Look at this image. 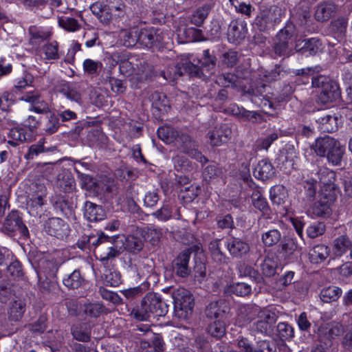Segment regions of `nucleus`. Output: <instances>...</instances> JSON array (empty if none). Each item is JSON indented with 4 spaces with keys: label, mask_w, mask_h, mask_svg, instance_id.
<instances>
[{
    "label": "nucleus",
    "mask_w": 352,
    "mask_h": 352,
    "mask_svg": "<svg viewBox=\"0 0 352 352\" xmlns=\"http://www.w3.org/2000/svg\"><path fill=\"white\" fill-rule=\"evenodd\" d=\"M114 237H109L102 233L96 238L94 236H89L83 238L78 241L77 245L81 250L86 249L87 245H92L96 247L95 254L98 259L104 265L107 263L108 260L113 258L120 254L121 248L113 244Z\"/></svg>",
    "instance_id": "nucleus-1"
},
{
    "label": "nucleus",
    "mask_w": 352,
    "mask_h": 352,
    "mask_svg": "<svg viewBox=\"0 0 352 352\" xmlns=\"http://www.w3.org/2000/svg\"><path fill=\"white\" fill-rule=\"evenodd\" d=\"M199 65H195L190 61L186 60L178 63L175 66L168 68L166 72L162 73L164 78L167 80L174 81L182 76L184 72L197 75L201 68H206L210 70L215 66L216 58L210 54L208 50L204 51V56L201 60H198Z\"/></svg>",
    "instance_id": "nucleus-2"
},
{
    "label": "nucleus",
    "mask_w": 352,
    "mask_h": 352,
    "mask_svg": "<svg viewBox=\"0 0 352 352\" xmlns=\"http://www.w3.org/2000/svg\"><path fill=\"white\" fill-rule=\"evenodd\" d=\"M311 147L317 155L326 157L333 166L340 164L345 151L338 140L329 135L318 138Z\"/></svg>",
    "instance_id": "nucleus-3"
},
{
    "label": "nucleus",
    "mask_w": 352,
    "mask_h": 352,
    "mask_svg": "<svg viewBox=\"0 0 352 352\" xmlns=\"http://www.w3.org/2000/svg\"><path fill=\"white\" fill-rule=\"evenodd\" d=\"M336 199V193L325 190L319 192L317 201L310 208V212L317 217H329L332 212V206Z\"/></svg>",
    "instance_id": "nucleus-4"
},
{
    "label": "nucleus",
    "mask_w": 352,
    "mask_h": 352,
    "mask_svg": "<svg viewBox=\"0 0 352 352\" xmlns=\"http://www.w3.org/2000/svg\"><path fill=\"white\" fill-rule=\"evenodd\" d=\"M283 14L282 9L278 6H271L263 10L256 17V24L261 30L274 27L280 21Z\"/></svg>",
    "instance_id": "nucleus-5"
},
{
    "label": "nucleus",
    "mask_w": 352,
    "mask_h": 352,
    "mask_svg": "<svg viewBox=\"0 0 352 352\" xmlns=\"http://www.w3.org/2000/svg\"><path fill=\"white\" fill-rule=\"evenodd\" d=\"M3 229L8 234H20L24 237L29 235L28 229L17 211H12L8 214L4 221Z\"/></svg>",
    "instance_id": "nucleus-6"
},
{
    "label": "nucleus",
    "mask_w": 352,
    "mask_h": 352,
    "mask_svg": "<svg viewBox=\"0 0 352 352\" xmlns=\"http://www.w3.org/2000/svg\"><path fill=\"white\" fill-rule=\"evenodd\" d=\"M257 320L253 323V329L263 335L270 336L273 333L274 326L277 321L276 313L270 310H263Z\"/></svg>",
    "instance_id": "nucleus-7"
},
{
    "label": "nucleus",
    "mask_w": 352,
    "mask_h": 352,
    "mask_svg": "<svg viewBox=\"0 0 352 352\" xmlns=\"http://www.w3.org/2000/svg\"><path fill=\"white\" fill-rule=\"evenodd\" d=\"M164 34L154 27L138 29V43L146 47L164 43Z\"/></svg>",
    "instance_id": "nucleus-8"
},
{
    "label": "nucleus",
    "mask_w": 352,
    "mask_h": 352,
    "mask_svg": "<svg viewBox=\"0 0 352 352\" xmlns=\"http://www.w3.org/2000/svg\"><path fill=\"white\" fill-rule=\"evenodd\" d=\"M172 296L175 309L184 311L185 316L192 312L195 305L194 298L188 290L179 287L173 292Z\"/></svg>",
    "instance_id": "nucleus-9"
},
{
    "label": "nucleus",
    "mask_w": 352,
    "mask_h": 352,
    "mask_svg": "<svg viewBox=\"0 0 352 352\" xmlns=\"http://www.w3.org/2000/svg\"><path fill=\"white\" fill-rule=\"evenodd\" d=\"M144 304L146 305V307L148 308L150 314L155 317L165 316L168 312V306L155 293L147 294L144 297Z\"/></svg>",
    "instance_id": "nucleus-10"
},
{
    "label": "nucleus",
    "mask_w": 352,
    "mask_h": 352,
    "mask_svg": "<svg viewBox=\"0 0 352 352\" xmlns=\"http://www.w3.org/2000/svg\"><path fill=\"white\" fill-rule=\"evenodd\" d=\"M45 230L48 234L62 240L69 233L68 224L57 217L49 219L45 224Z\"/></svg>",
    "instance_id": "nucleus-11"
},
{
    "label": "nucleus",
    "mask_w": 352,
    "mask_h": 352,
    "mask_svg": "<svg viewBox=\"0 0 352 352\" xmlns=\"http://www.w3.org/2000/svg\"><path fill=\"white\" fill-rule=\"evenodd\" d=\"M21 100L30 102L32 105L30 110L39 114H45L50 111L48 103L36 91H30L21 97Z\"/></svg>",
    "instance_id": "nucleus-12"
},
{
    "label": "nucleus",
    "mask_w": 352,
    "mask_h": 352,
    "mask_svg": "<svg viewBox=\"0 0 352 352\" xmlns=\"http://www.w3.org/2000/svg\"><path fill=\"white\" fill-rule=\"evenodd\" d=\"M232 131L228 124L216 126L208 133L209 142L212 146H219L226 143L231 138Z\"/></svg>",
    "instance_id": "nucleus-13"
},
{
    "label": "nucleus",
    "mask_w": 352,
    "mask_h": 352,
    "mask_svg": "<svg viewBox=\"0 0 352 352\" xmlns=\"http://www.w3.org/2000/svg\"><path fill=\"white\" fill-rule=\"evenodd\" d=\"M339 117L336 113L322 112L316 116L318 129L324 133H333L338 130Z\"/></svg>",
    "instance_id": "nucleus-14"
},
{
    "label": "nucleus",
    "mask_w": 352,
    "mask_h": 352,
    "mask_svg": "<svg viewBox=\"0 0 352 352\" xmlns=\"http://www.w3.org/2000/svg\"><path fill=\"white\" fill-rule=\"evenodd\" d=\"M226 246L232 257L242 258L250 251V245L245 241L237 237H230L227 239Z\"/></svg>",
    "instance_id": "nucleus-15"
},
{
    "label": "nucleus",
    "mask_w": 352,
    "mask_h": 352,
    "mask_svg": "<svg viewBox=\"0 0 352 352\" xmlns=\"http://www.w3.org/2000/svg\"><path fill=\"white\" fill-rule=\"evenodd\" d=\"M190 258V252L189 250H184L174 259L173 270L177 276L186 278L190 274V269L188 267Z\"/></svg>",
    "instance_id": "nucleus-16"
},
{
    "label": "nucleus",
    "mask_w": 352,
    "mask_h": 352,
    "mask_svg": "<svg viewBox=\"0 0 352 352\" xmlns=\"http://www.w3.org/2000/svg\"><path fill=\"white\" fill-rule=\"evenodd\" d=\"M318 175L322 185L319 192H325V190H328L336 193L335 172L327 168H322L319 170Z\"/></svg>",
    "instance_id": "nucleus-17"
},
{
    "label": "nucleus",
    "mask_w": 352,
    "mask_h": 352,
    "mask_svg": "<svg viewBox=\"0 0 352 352\" xmlns=\"http://www.w3.org/2000/svg\"><path fill=\"white\" fill-rule=\"evenodd\" d=\"M296 158L297 155L294 146L286 145L278 158L279 164H282L280 168H284L285 172H289L290 169L293 168Z\"/></svg>",
    "instance_id": "nucleus-18"
},
{
    "label": "nucleus",
    "mask_w": 352,
    "mask_h": 352,
    "mask_svg": "<svg viewBox=\"0 0 352 352\" xmlns=\"http://www.w3.org/2000/svg\"><path fill=\"white\" fill-rule=\"evenodd\" d=\"M340 96L338 86L333 82L329 85H324L320 90L317 98L318 103L325 104L335 101Z\"/></svg>",
    "instance_id": "nucleus-19"
},
{
    "label": "nucleus",
    "mask_w": 352,
    "mask_h": 352,
    "mask_svg": "<svg viewBox=\"0 0 352 352\" xmlns=\"http://www.w3.org/2000/svg\"><path fill=\"white\" fill-rule=\"evenodd\" d=\"M8 138V143L16 146L20 143L32 141L33 135L31 133H27L24 128L16 126L10 130Z\"/></svg>",
    "instance_id": "nucleus-20"
},
{
    "label": "nucleus",
    "mask_w": 352,
    "mask_h": 352,
    "mask_svg": "<svg viewBox=\"0 0 352 352\" xmlns=\"http://www.w3.org/2000/svg\"><path fill=\"white\" fill-rule=\"evenodd\" d=\"M85 218L90 222H96L104 219L106 214L104 209L91 201H86L84 206Z\"/></svg>",
    "instance_id": "nucleus-21"
},
{
    "label": "nucleus",
    "mask_w": 352,
    "mask_h": 352,
    "mask_svg": "<svg viewBox=\"0 0 352 352\" xmlns=\"http://www.w3.org/2000/svg\"><path fill=\"white\" fill-rule=\"evenodd\" d=\"M73 338L82 342H88L91 340V326L88 322L74 324L71 327Z\"/></svg>",
    "instance_id": "nucleus-22"
},
{
    "label": "nucleus",
    "mask_w": 352,
    "mask_h": 352,
    "mask_svg": "<svg viewBox=\"0 0 352 352\" xmlns=\"http://www.w3.org/2000/svg\"><path fill=\"white\" fill-rule=\"evenodd\" d=\"M336 5L331 2H321L315 8L314 18L318 22L327 21L336 12Z\"/></svg>",
    "instance_id": "nucleus-23"
},
{
    "label": "nucleus",
    "mask_w": 352,
    "mask_h": 352,
    "mask_svg": "<svg viewBox=\"0 0 352 352\" xmlns=\"http://www.w3.org/2000/svg\"><path fill=\"white\" fill-rule=\"evenodd\" d=\"M45 139L41 138L36 144H32L24 155V158L27 161H32L35 159L39 154L43 153L53 152L57 149L56 146H45Z\"/></svg>",
    "instance_id": "nucleus-24"
},
{
    "label": "nucleus",
    "mask_w": 352,
    "mask_h": 352,
    "mask_svg": "<svg viewBox=\"0 0 352 352\" xmlns=\"http://www.w3.org/2000/svg\"><path fill=\"white\" fill-rule=\"evenodd\" d=\"M225 314V302L222 300L211 302L205 309L206 316L210 320H223Z\"/></svg>",
    "instance_id": "nucleus-25"
},
{
    "label": "nucleus",
    "mask_w": 352,
    "mask_h": 352,
    "mask_svg": "<svg viewBox=\"0 0 352 352\" xmlns=\"http://www.w3.org/2000/svg\"><path fill=\"white\" fill-rule=\"evenodd\" d=\"M274 175V168L267 160H262L258 162L254 170V175L261 180L270 179Z\"/></svg>",
    "instance_id": "nucleus-26"
},
{
    "label": "nucleus",
    "mask_w": 352,
    "mask_h": 352,
    "mask_svg": "<svg viewBox=\"0 0 352 352\" xmlns=\"http://www.w3.org/2000/svg\"><path fill=\"white\" fill-rule=\"evenodd\" d=\"M173 143L183 153L188 154L192 149L197 148V143L186 133H177Z\"/></svg>",
    "instance_id": "nucleus-27"
},
{
    "label": "nucleus",
    "mask_w": 352,
    "mask_h": 352,
    "mask_svg": "<svg viewBox=\"0 0 352 352\" xmlns=\"http://www.w3.org/2000/svg\"><path fill=\"white\" fill-rule=\"evenodd\" d=\"M25 311V302L23 299L13 300L8 309V319L10 321H19Z\"/></svg>",
    "instance_id": "nucleus-28"
},
{
    "label": "nucleus",
    "mask_w": 352,
    "mask_h": 352,
    "mask_svg": "<svg viewBox=\"0 0 352 352\" xmlns=\"http://www.w3.org/2000/svg\"><path fill=\"white\" fill-rule=\"evenodd\" d=\"M261 310L260 307L256 305L246 304L239 306L238 309V315L243 318L245 322H250L258 316Z\"/></svg>",
    "instance_id": "nucleus-29"
},
{
    "label": "nucleus",
    "mask_w": 352,
    "mask_h": 352,
    "mask_svg": "<svg viewBox=\"0 0 352 352\" xmlns=\"http://www.w3.org/2000/svg\"><path fill=\"white\" fill-rule=\"evenodd\" d=\"M245 36V32L243 24L236 21H231L228 29V37L230 42L238 43Z\"/></svg>",
    "instance_id": "nucleus-30"
},
{
    "label": "nucleus",
    "mask_w": 352,
    "mask_h": 352,
    "mask_svg": "<svg viewBox=\"0 0 352 352\" xmlns=\"http://www.w3.org/2000/svg\"><path fill=\"white\" fill-rule=\"evenodd\" d=\"M120 43L126 47H131L138 43V29L122 30L120 32Z\"/></svg>",
    "instance_id": "nucleus-31"
},
{
    "label": "nucleus",
    "mask_w": 352,
    "mask_h": 352,
    "mask_svg": "<svg viewBox=\"0 0 352 352\" xmlns=\"http://www.w3.org/2000/svg\"><path fill=\"white\" fill-rule=\"evenodd\" d=\"M56 186L60 190L69 192L75 188V179L70 173L64 172L58 174Z\"/></svg>",
    "instance_id": "nucleus-32"
},
{
    "label": "nucleus",
    "mask_w": 352,
    "mask_h": 352,
    "mask_svg": "<svg viewBox=\"0 0 352 352\" xmlns=\"http://www.w3.org/2000/svg\"><path fill=\"white\" fill-rule=\"evenodd\" d=\"M342 294V291L339 287L331 285L320 291V298L324 302L329 303L338 300Z\"/></svg>",
    "instance_id": "nucleus-33"
},
{
    "label": "nucleus",
    "mask_w": 352,
    "mask_h": 352,
    "mask_svg": "<svg viewBox=\"0 0 352 352\" xmlns=\"http://www.w3.org/2000/svg\"><path fill=\"white\" fill-rule=\"evenodd\" d=\"M351 247L352 243L346 235H341L333 241V252L336 256H342Z\"/></svg>",
    "instance_id": "nucleus-34"
},
{
    "label": "nucleus",
    "mask_w": 352,
    "mask_h": 352,
    "mask_svg": "<svg viewBox=\"0 0 352 352\" xmlns=\"http://www.w3.org/2000/svg\"><path fill=\"white\" fill-rule=\"evenodd\" d=\"M347 19L345 17H338L331 21L329 25V31L336 37H342L346 30Z\"/></svg>",
    "instance_id": "nucleus-35"
},
{
    "label": "nucleus",
    "mask_w": 352,
    "mask_h": 352,
    "mask_svg": "<svg viewBox=\"0 0 352 352\" xmlns=\"http://www.w3.org/2000/svg\"><path fill=\"white\" fill-rule=\"evenodd\" d=\"M237 271L239 276L250 277L256 283H261L263 280L257 270L245 263H240L238 265Z\"/></svg>",
    "instance_id": "nucleus-36"
},
{
    "label": "nucleus",
    "mask_w": 352,
    "mask_h": 352,
    "mask_svg": "<svg viewBox=\"0 0 352 352\" xmlns=\"http://www.w3.org/2000/svg\"><path fill=\"white\" fill-rule=\"evenodd\" d=\"M329 254L327 245L319 244L315 245L309 252V258L312 263H318L324 261Z\"/></svg>",
    "instance_id": "nucleus-37"
},
{
    "label": "nucleus",
    "mask_w": 352,
    "mask_h": 352,
    "mask_svg": "<svg viewBox=\"0 0 352 352\" xmlns=\"http://www.w3.org/2000/svg\"><path fill=\"white\" fill-rule=\"evenodd\" d=\"M221 240L214 239L210 242L208 248L212 259L219 263H227L228 258L223 253L220 248Z\"/></svg>",
    "instance_id": "nucleus-38"
},
{
    "label": "nucleus",
    "mask_w": 352,
    "mask_h": 352,
    "mask_svg": "<svg viewBox=\"0 0 352 352\" xmlns=\"http://www.w3.org/2000/svg\"><path fill=\"white\" fill-rule=\"evenodd\" d=\"M281 233L278 229H271L263 232L261 234V241L265 246L272 247L280 242Z\"/></svg>",
    "instance_id": "nucleus-39"
},
{
    "label": "nucleus",
    "mask_w": 352,
    "mask_h": 352,
    "mask_svg": "<svg viewBox=\"0 0 352 352\" xmlns=\"http://www.w3.org/2000/svg\"><path fill=\"white\" fill-rule=\"evenodd\" d=\"M84 281V278L78 270H74L63 278V284L69 289H77L80 287Z\"/></svg>",
    "instance_id": "nucleus-40"
},
{
    "label": "nucleus",
    "mask_w": 352,
    "mask_h": 352,
    "mask_svg": "<svg viewBox=\"0 0 352 352\" xmlns=\"http://www.w3.org/2000/svg\"><path fill=\"white\" fill-rule=\"evenodd\" d=\"M83 71L88 76H98L103 67L102 63L99 60L87 58L82 63Z\"/></svg>",
    "instance_id": "nucleus-41"
},
{
    "label": "nucleus",
    "mask_w": 352,
    "mask_h": 352,
    "mask_svg": "<svg viewBox=\"0 0 352 352\" xmlns=\"http://www.w3.org/2000/svg\"><path fill=\"white\" fill-rule=\"evenodd\" d=\"M210 8V6L208 4H205L197 8L190 17L191 23L197 26H201L207 18Z\"/></svg>",
    "instance_id": "nucleus-42"
},
{
    "label": "nucleus",
    "mask_w": 352,
    "mask_h": 352,
    "mask_svg": "<svg viewBox=\"0 0 352 352\" xmlns=\"http://www.w3.org/2000/svg\"><path fill=\"white\" fill-rule=\"evenodd\" d=\"M208 332L213 337L221 338L226 333V323L223 320H214L207 328Z\"/></svg>",
    "instance_id": "nucleus-43"
},
{
    "label": "nucleus",
    "mask_w": 352,
    "mask_h": 352,
    "mask_svg": "<svg viewBox=\"0 0 352 352\" xmlns=\"http://www.w3.org/2000/svg\"><path fill=\"white\" fill-rule=\"evenodd\" d=\"M152 215L161 221H167L172 218L173 206L169 202H164L162 206Z\"/></svg>",
    "instance_id": "nucleus-44"
},
{
    "label": "nucleus",
    "mask_w": 352,
    "mask_h": 352,
    "mask_svg": "<svg viewBox=\"0 0 352 352\" xmlns=\"http://www.w3.org/2000/svg\"><path fill=\"white\" fill-rule=\"evenodd\" d=\"M41 52L45 55V58L47 60H56L60 57L58 44L56 41L45 44L41 48Z\"/></svg>",
    "instance_id": "nucleus-45"
},
{
    "label": "nucleus",
    "mask_w": 352,
    "mask_h": 352,
    "mask_svg": "<svg viewBox=\"0 0 352 352\" xmlns=\"http://www.w3.org/2000/svg\"><path fill=\"white\" fill-rule=\"evenodd\" d=\"M252 201L253 206L261 211L264 214H267L270 210V206L267 202V200L260 192H254L252 195Z\"/></svg>",
    "instance_id": "nucleus-46"
},
{
    "label": "nucleus",
    "mask_w": 352,
    "mask_h": 352,
    "mask_svg": "<svg viewBox=\"0 0 352 352\" xmlns=\"http://www.w3.org/2000/svg\"><path fill=\"white\" fill-rule=\"evenodd\" d=\"M146 305L144 304V298L142 300L141 305L139 307L133 308L131 311V316L138 321L147 320L151 314L146 307Z\"/></svg>",
    "instance_id": "nucleus-47"
},
{
    "label": "nucleus",
    "mask_w": 352,
    "mask_h": 352,
    "mask_svg": "<svg viewBox=\"0 0 352 352\" xmlns=\"http://www.w3.org/2000/svg\"><path fill=\"white\" fill-rule=\"evenodd\" d=\"M163 234L164 230L162 228L151 226L147 228L144 236L152 245H155L160 241Z\"/></svg>",
    "instance_id": "nucleus-48"
},
{
    "label": "nucleus",
    "mask_w": 352,
    "mask_h": 352,
    "mask_svg": "<svg viewBox=\"0 0 352 352\" xmlns=\"http://www.w3.org/2000/svg\"><path fill=\"white\" fill-rule=\"evenodd\" d=\"M221 174V170L215 164H210L204 169L203 177L204 180L210 182L219 177Z\"/></svg>",
    "instance_id": "nucleus-49"
},
{
    "label": "nucleus",
    "mask_w": 352,
    "mask_h": 352,
    "mask_svg": "<svg viewBox=\"0 0 352 352\" xmlns=\"http://www.w3.org/2000/svg\"><path fill=\"white\" fill-rule=\"evenodd\" d=\"M177 131L172 127L162 126L158 129L157 135L160 139L166 143H172L177 137Z\"/></svg>",
    "instance_id": "nucleus-50"
},
{
    "label": "nucleus",
    "mask_w": 352,
    "mask_h": 352,
    "mask_svg": "<svg viewBox=\"0 0 352 352\" xmlns=\"http://www.w3.org/2000/svg\"><path fill=\"white\" fill-rule=\"evenodd\" d=\"M230 291L239 296H248L252 293V287L245 283H236L230 286Z\"/></svg>",
    "instance_id": "nucleus-51"
},
{
    "label": "nucleus",
    "mask_w": 352,
    "mask_h": 352,
    "mask_svg": "<svg viewBox=\"0 0 352 352\" xmlns=\"http://www.w3.org/2000/svg\"><path fill=\"white\" fill-rule=\"evenodd\" d=\"M60 92L71 101H74L77 103L81 102V94L76 87L64 86L61 88Z\"/></svg>",
    "instance_id": "nucleus-52"
},
{
    "label": "nucleus",
    "mask_w": 352,
    "mask_h": 352,
    "mask_svg": "<svg viewBox=\"0 0 352 352\" xmlns=\"http://www.w3.org/2000/svg\"><path fill=\"white\" fill-rule=\"evenodd\" d=\"M58 24L61 28L69 32H75L79 30L80 27L76 19L67 16L60 17Z\"/></svg>",
    "instance_id": "nucleus-53"
},
{
    "label": "nucleus",
    "mask_w": 352,
    "mask_h": 352,
    "mask_svg": "<svg viewBox=\"0 0 352 352\" xmlns=\"http://www.w3.org/2000/svg\"><path fill=\"white\" fill-rule=\"evenodd\" d=\"M104 311V307L100 303H89L84 305L83 312L91 318H98Z\"/></svg>",
    "instance_id": "nucleus-54"
},
{
    "label": "nucleus",
    "mask_w": 352,
    "mask_h": 352,
    "mask_svg": "<svg viewBox=\"0 0 352 352\" xmlns=\"http://www.w3.org/2000/svg\"><path fill=\"white\" fill-rule=\"evenodd\" d=\"M277 333L281 340H289L294 337V329L287 322H279L276 327Z\"/></svg>",
    "instance_id": "nucleus-55"
},
{
    "label": "nucleus",
    "mask_w": 352,
    "mask_h": 352,
    "mask_svg": "<svg viewBox=\"0 0 352 352\" xmlns=\"http://www.w3.org/2000/svg\"><path fill=\"white\" fill-rule=\"evenodd\" d=\"M199 189L197 186L189 185L188 186H182L180 189V196L186 201H192L198 196Z\"/></svg>",
    "instance_id": "nucleus-56"
},
{
    "label": "nucleus",
    "mask_w": 352,
    "mask_h": 352,
    "mask_svg": "<svg viewBox=\"0 0 352 352\" xmlns=\"http://www.w3.org/2000/svg\"><path fill=\"white\" fill-rule=\"evenodd\" d=\"M237 77L233 74L227 73L217 76L216 82L221 87H232L236 82Z\"/></svg>",
    "instance_id": "nucleus-57"
},
{
    "label": "nucleus",
    "mask_w": 352,
    "mask_h": 352,
    "mask_svg": "<svg viewBox=\"0 0 352 352\" xmlns=\"http://www.w3.org/2000/svg\"><path fill=\"white\" fill-rule=\"evenodd\" d=\"M276 262L271 258H265L261 264V270L263 274L266 276H272L276 272Z\"/></svg>",
    "instance_id": "nucleus-58"
},
{
    "label": "nucleus",
    "mask_w": 352,
    "mask_h": 352,
    "mask_svg": "<svg viewBox=\"0 0 352 352\" xmlns=\"http://www.w3.org/2000/svg\"><path fill=\"white\" fill-rule=\"evenodd\" d=\"M325 231V225L322 222H316L310 225L307 229L309 238L314 239L322 235Z\"/></svg>",
    "instance_id": "nucleus-59"
},
{
    "label": "nucleus",
    "mask_w": 352,
    "mask_h": 352,
    "mask_svg": "<svg viewBox=\"0 0 352 352\" xmlns=\"http://www.w3.org/2000/svg\"><path fill=\"white\" fill-rule=\"evenodd\" d=\"M12 286L8 282L0 283V302L6 303L12 296Z\"/></svg>",
    "instance_id": "nucleus-60"
},
{
    "label": "nucleus",
    "mask_w": 352,
    "mask_h": 352,
    "mask_svg": "<svg viewBox=\"0 0 352 352\" xmlns=\"http://www.w3.org/2000/svg\"><path fill=\"white\" fill-rule=\"evenodd\" d=\"M126 248L131 252H140L144 246L142 239L129 236L126 240Z\"/></svg>",
    "instance_id": "nucleus-61"
},
{
    "label": "nucleus",
    "mask_w": 352,
    "mask_h": 352,
    "mask_svg": "<svg viewBox=\"0 0 352 352\" xmlns=\"http://www.w3.org/2000/svg\"><path fill=\"white\" fill-rule=\"evenodd\" d=\"M278 133L277 132H272L266 137L261 138L258 141V148L259 149L267 150L271 144L278 138Z\"/></svg>",
    "instance_id": "nucleus-62"
},
{
    "label": "nucleus",
    "mask_w": 352,
    "mask_h": 352,
    "mask_svg": "<svg viewBox=\"0 0 352 352\" xmlns=\"http://www.w3.org/2000/svg\"><path fill=\"white\" fill-rule=\"evenodd\" d=\"M146 288L144 286L139 285L135 287L129 288L120 291L121 294L127 299H133L140 296L145 292Z\"/></svg>",
    "instance_id": "nucleus-63"
},
{
    "label": "nucleus",
    "mask_w": 352,
    "mask_h": 352,
    "mask_svg": "<svg viewBox=\"0 0 352 352\" xmlns=\"http://www.w3.org/2000/svg\"><path fill=\"white\" fill-rule=\"evenodd\" d=\"M59 128V119L54 114H52L48 118V120L45 124L44 130L48 134H53L58 131Z\"/></svg>",
    "instance_id": "nucleus-64"
}]
</instances>
